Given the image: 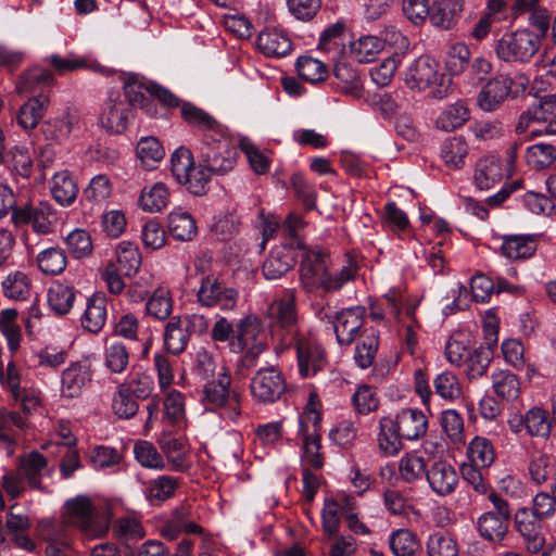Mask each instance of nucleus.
I'll return each instance as SVG.
<instances>
[{
  "instance_id": "obj_33",
  "label": "nucleus",
  "mask_w": 556,
  "mask_h": 556,
  "mask_svg": "<svg viewBox=\"0 0 556 556\" xmlns=\"http://www.w3.org/2000/svg\"><path fill=\"white\" fill-rule=\"evenodd\" d=\"M50 190L53 199L61 205L72 204L78 193L77 184L67 169L53 175Z\"/></svg>"
},
{
  "instance_id": "obj_20",
  "label": "nucleus",
  "mask_w": 556,
  "mask_h": 556,
  "mask_svg": "<svg viewBox=\"0 0 556 556\" xmlns=\"http://www.w3.org/2000/svg\"><path fill=\"white\" fill-rule=\"evenodd\" d=\"M27 427V420L17 412L0 408V450L12 456L17 444V430Z\"/></svg>"
},
{
  "instance_id": "obj_15",
  "label": "nucleus",
  "mask_w": 556,
  "mask_h": 556,
  "mask_svg": "<svg viewBox=\"0 0 556 556\" xmlns=\"http://www.w3.org/2000/svg\"><path fill=\"white\" fill-rule=\"evenodd\" d=\"M93 379L92 364L88 359L72 362L61 375V396L77 399L91 384Z\"/></svg>"
},
{
  "instance_id": "obj_14",
  "label": "nucleus",
  "mask_w": 556,
  "mask_h": 556,
  "mask_svg": "<svg viewBox=\"0 0 556 556\" xmlns=\"http://www.w3.org/2000/svg\"><path fill=\"white\" fill-rule=\"evenodd\" d=\"M283 343L295 346L299 371L303 378L316 375L325 365V352L315 341L298 333L289 340L283 339Z\"/></svg>"
},
{
  "instance_id": "obj_12",
  "label": "nucleus",
  "mask_w": 556,
  "mask_h": 556,
  "mask_svg": "<svg viewBox=\"0 0 556 556\" xmlns=\"http://www.w3.org/2000/svg\"><path fill=\"white\" fill-rule=\"evenodd\" d=\"M22 377L15 362L10 358L7 364L0 356V384L7 389L15 402L21 403L24 413H30L40 404L36 392L21 386Z\"/></svg>"
},
{
  "instance_id": "obj_38",
  "label": "nucleus",
  "mask_w": 556,
  "mask_h": 556,
  "mask_svg": "<svg viewBox=\"0 0 556 556\" xmlns=\"http://www.w3.org/2000/svg\"><path fill=\"white\" fill-rule=\"evenodd\" d=\"M389 547L394 556H418L421 545L415 533L399 529L390 534Z\"/></svg>"
},
{
  "instance_id": "obj_59",
  "label": "nucleus",
  "mask_w": 556,
  "mask_h": 556,
  "mask_svg": "<svg viewBox=\"0 0 556 556\" xmlns=\"http://www.w3.org/2000/svg\"><path fill=\"white\" fill-rule=\"evenodd\" d=\"M47 466L46 457L39 452H31L21 459L18 469L31 486L40 485L41 471Z\"/></svg>"
},
{
  "instance_id": "obj_6",
  "label": "nucleus",
  "mask_w": 556,
  "mask_h": 556,
  "mask_svg": "<svg viewBox=\"0 0 556 556\" xmlns=\"http://www.w3.org/2000/svg\"><path fill=\"white\" fill-rule=\"evenodd\" d=\"M541 36L527 28L504 33L496 40L494 51L497 59L507 64H527L538 53Z\"/></svg>"
},
{
  "instance_id": "obj_8",
  "label": "nucleus",
  "mask_w": 556,
  "mask_h": 556,
  "mask_svg": "<svg viewBox=\"0 0 556 556\" xmlns=\"http://www.w3.org/2000/svg\"><path fill=\"white\" fill-rule=\"evenodd\" d=\"M61 522L66 528L75 526L83 532L91 536H102L109 530L108 520H99L94 514V507L91 500L86 495H78L68 500L64 505Z\"/></svg>"
},
{
  "instance_id": "obj_42",
  "label": "nucleus",
  "mask_w": 556,
  "mask_h": 556,
  "mask_svg": "<svg viewBox=\"0 0 556 556\" xmlns=\"http://www.w3.org/2000/svg\"><path fill=\"white\" fill-rule=\"evenodd\" d=\"M467 456L470 465L481 468L490 467L495 459L492 442L483 437H475L468 445Z\"/></svg>"
},
{
  "instance_id": "obj_9",
  "label": "nucleus",
  "mask_w": 556,
  "mask_h": 556,
  "mask_svg": "<svg viewBox=\"0 0 556 556\" xmlns=\"http://www.w3.org/2000/svg\"><path fill=\"white\" fill-rule=\"evenodd\" d=\"M260 333L261 324L256 317L251 315L242 318L236 327L225 317H220L211 330L213 341L228 342L229 349L233 353H242L251 339H256Z\"/></svg>"
},
{
  "instance_id": "obj_22",
  "label": "nucleus",
  "mask_w": 556,
  "mask_h": 556,
  "mask_svg": "<svg viewBox=\"0 0 556 556\" xmlns=\"http://www.w3.org/2000/svg\"><path fill=\"white\" fill-rule=\"evenodd\" d=\"M464 0H434L430 7V23L440 29H452L464 11Z\"/></svg>"
},
{
  "instance_id": "obj_31",
  "label": "nucleus",
  "mask_w": 556,
  "mask_h": 556,
  "mask_svg": "<svg viewBox=\"0 0 556 556\" xmlns=\"http://www.w3.org/2000/svg\"><path fill=\"white\" fill-rule=\"evenodd\" d=\"M492 389L497 397L505 402L516 401L521 392L520 381L514 372L509 370H496L492 372Z\"/></svg>"
},
{
  "instance_id": "obj_37",
  "label": "nucleus",
  "mask_w": 556,
  "mask_h": 556,
  "mask_svg": "<svg viewBox=\"0 0 556 556\" xmlns=\"http://www.w3.org/2000/svg\"><path fill=\"white\" fill-rule=\"evenodd\" d=\"M503 177L500 160L493 155L481 159L476 166L475 181L479 189L491 188Z\"/></svg>"
},
{
  "instance_id": "obj_47",
  "label": "nucleus",
  "mask_w": 556,
  "mask_h": 556,
  "mask_svg": "<svg viewBox=\"0 0 556 556\" xmlns=\"http://www.w3.org/2000/svg\"><path fill=\"white\" fill-rule=\"evenodd\" d=\"M169 192L162 182L154 184L149 190H142L139 204L143 211L155 213L167 206Z\"/></svg>"
},
{
  "instance_id": "obj_16",
  "label": "nucleus",
  "mask_w": 556,
  "mask_h": 556,
  "mask_svg": "<svg viewBox=\"0 0 556 556\" xmlns=\"http://www.w3.org/2000/svg\"><path fill=\"white\" fill-rule=\"evenodd\" d=\"M542 522L543 520L530 507H519L514 514L515 529L522 536L527 549L532 554L540 553L545 544Z\"/></svg>"
},
{
  "instance_id": "obj_25",
  "label": "nucleus",
  "mask_w": 556,
  "mask_h": 556,
  "mask_svg": "<svg viewBox=\"0 0 556 556\" xmlns=\"http://www.w3.org/2000/svg\"><path fill=\"white\" fill-rule=\"evenodd\" d=\"M555 116L556 93L545 94L538 104L521 113L516 125V131L517 134H525L534 123L544 122L545 118H555Z\"/></svg>"
},
{
  "instance_id": "obj_10",
  "label": "nucleus",
  "mask_w": 556,
  "mask_h": 556,
  "mask_svg": "<svg viewBox=\"0 0 556 556\" xmlns=\"http://www.w3.org/2000/svg\"><path fill=\"white\" fill-rule=\"evenodd\" d=\"M198 303L203 307H216L231 311L238 302V291L227 286L217 275L210 274L201 277L197 293Z\"/></svg>"
},
{
  "instance_id": "obj_48",
  "label": "nucleus",
  "mask_w": 556,
  "mask_h": 556,
  "mask_svg": "<svg viewBox=\"0 0 556 556\" xmlns=\"http://www.w3.org/2000/svg\"><path fill=\"white\" fill-rule=\"evenodd\" d=\"M39 269L46 275H59L67 265L65 252L61 248H48L37 256Z\"/></svg>"
},
{
  "instance_id": "obj_2",
  "label": "nucleus",
  "mask_w": 556,
  "mask_h": 556,
  "mask_svg": "<svg viewBox=\"0 0 556 556\" xmlns=\"http://www.w3.org/2000/svg\"><path fill=\"white\" fill-rule=\"evenodd\" d=\"M428 429V418L418 408H403L394 418L382 417L379 421L378 445L383 454L396 455L403 447L402 441H416Z\"/></svg>"
},
{
  "instance_id": "obj_17",
  "label": "nucleus",
  "mask_w": 556,
  "mask_h": 556,
  "mask_svg": "<svg viewBox=\"0 0 556 556\" xmlns=\"http://www.w3.org/2000/svg\"><path fill=\"white\" fill-rule=\"evenodd\" d=\"M365 313V307L353 306L336 312L329 317L340 345H350L355 340L364 325Z\"/></svg>"
},
{
  "instance_id": "obj_27",
  "label": "nucleus",
  "mask_w": 556,
  "mask_h": 556,
  "mask_svg": "<svg viewBox=\"0 0 556 556\" xmlns=\"http://www.w3.org/2000/svg\"><path fill=\"white\" fill-rule=\"evenodd\" d=\"M157 443L174 470L185 471L189 467L187 460L188 450L181 438L164 432L161 434Z\"/></svg>"
},
{
  "instance_id": "obj_63",
  "label": "nucleus",
  "mask_w": 556,
  "mask_h": 556,
  "mask_svg": "<svg viewBox=\"0 0 556 556\" xmlns=\"http://www.w3.org/2000/svg\"><path fill=\"white\" fill-rule=\"evenodd\" d=\"M378 336L375 331L363 336L362 340L356 344L354 358L361 368L366 369L372 365L378 351Z\"/></svg>"
},
{
  "instance_id": "obj_7",
  "label": "nucleus",
  "mask_w": 556,
  "mask_h": 556,
  "mask_svg": "<svg viewBox=\"0 0 556 556\" xmlns=\"http://www.w3.org/2000/svg\"><path fill=\"white\" fill-rule=\"evenodd\" d=\"M216 135L218 137L204 135L199 147L198 159L201 166L211 173L225 175L235 167L238 151L219 131Z\"/></svg>"
},
{
  "instance_id": "obj_51",
  "label": "nucleus",
  "mask_w": 556,
  "mask_h": 556,
  "mask_svg": "<svg viewBox=\"0 0 556 556\" xmlns=\"http://www.w3.org/2000/svg\"><path fill=\"white\" fill-rule=\"evenodd\" d=\"M555 160L556 148L548 143H536L529 147L526 151V162L535 170L549 167Z\"/></svg>"
},
{
  "instance_id": "obj_35",
  "label": "nucleus",
  "mask_w": 556,
  "mask_h": 556,
  "mask_svg": "<svg viewBox=\"0 0 556 556\" xmlns=\"http://www.w3.org/2000/svg\"><path fill=\"white\" fill-rule=\"evenodd\" d=\"M470 117V111L464 101H457L447 105L437 117V128L444 131H453L462 127Z\"/></svg>"
},
{
  "instance_id": "obj_60",
  "label": "nucleus",
  "mask_w": 556,
  "mask_h": 556,
  "mask_svg": "<svg viewBox=\"0 0 556 556\" xmlns=\"http://www.w3.org/2000/svg\"><path fill=\"white\" fill-rule=\"evenodd\" d=\"M17 312L13 308L3 309L0 314V330L7 338L8 346L11 352H15L20 346L21 328L16 324Z\"/></svg>"
},
{
  "instance_id": "obj_45",
  "label": "nucleus",
  "mask_w": 556,
  "mask_h": 556,
  "mask_svg": "<svg viewBox=\"0 0 556 556\" xmlns=\"http://www.w3.org/2000/svg\"><path fill=\"white\" fill-rule=\"evenodd\" d=\"M526 430L531 437L547 439L552 430V419L547 410L534 406L526 413Z\"/></svg>"
},
{
  "instance_id": "obj_19",
  "label": "nucleus",
  "mask_w": 556,
  "mask_h": 556,
  "mask_svg": "<svg viewBox=\"0 0 556 556\" xmlns=\"http://www.w3.org/2000/svg\"><path fill=\"white\" fill-rule=\"evenodd\" d=\"M130 118L132 114L128 104L118 97L110 96L100 116L101 125L110 132L122 134L127 129Z\"/></svg>"
},
{
  "instance_id": "obj_24",
  "label": "nucleus",
  "mask_w": 556,
  "mask_h": 556,
  "mask_svg": "<svg viewBox=\"0 0 556 556\" xmlns=\"http://www.w3.org/2000/svg\"><path fill=\"white\" fill-rule=\"evenodd\" d=\"M430 488L438 495L453 493L458 483V476L453 466L445 462H435L426 472Z\"/></svg>"
},
{
  "instance_id": "obj_29",
  "label": "nucleus",
  "mask_w": 556,
  "mask_h": 556,
  "mask_svg": "<svg viewBox=\"0 0 556 556\" xmlns=\"http://www.w3.org/2000/svg\"><path fill=\"white\" fill-rule=\"evenodd\" d=\"M49 102L46 94L29 98L18 110V125L24 129H34L46 114Z\"/></svg>"
},
{
  "instance_id": "obj_52",
  "label": "nucleus",
  "mask_w": 556,
  "mask_h": 556,
  "mask_svg": "<svg viewBox=\"0 0 556 556\" xmlns=\"http://www.w3.org/2000/svg\"><path fill=\"white\" fill-rule=\"evenodd\" d=\"M194 157L188 148L179 147L170 156V172L175 180L182 185L188 180L190 170L193 169Z\"/></svg>"
},
{
  "instance_id": "obj_28",
  "label": "nucleus",
  "mask_w": 556,
  "mask_h": 556,
  "mask_svg": "<svg viewBox=\"0 0 556 556\" xmlns=\"http://www.w3.org/2000/svg\"><path fill=\"white\" fill-rule=\"evenodd\" d=\"M510 521L493 513L485 511L477 520L479 535L488 542H502L508 533Z\"/></svg>"
},
{
  "instance_id": "obj_64",
  "label": "nucleus",
  "mask_w": 556,
  "mask_h": 556,
  "mask_svg": "<svg viewBox=\"0 0 556 556\" xmlns=\"http://www.w3.org/2000/svg\"><path fill=\"white\" fill-rule=\"evenodd\" d=\"M65 244L75 258L89 256L93 250L89 232L78 228L66 236Z\"/></svg>"
},
{
  "instance_id": "obj_32",
  "label": "nucleus",
  "mask_w": 556,
  "mask_h": 556,
  "mask_svg": "<svg viewBox=\"0 0 556 556\" xmlns=\"http://www.w3.org/2000/svg\"><path fill=\"white\" fill-rule=\"evenodd\" d=\"M54 84L53 74L39 66H34L25 71L16 85L18 93H30L38 90H43Z\"/></svg>"
},
{
  "instance_id": "obj_55",
  "label": "nucleus",
  "mask_w": 556,
  "mask_h": 556,
  "mask_svg": "<svg viewBox=\"0 0 556 556\" xmlns=\"http://www.w3.org/2000/svg\"><path fill=\"white\" fill-rule=\"evenodd\" d=\"M136 151L143 166L149 169H152L165 155L162 144L154 137L141 138Z\"/></svg>"
},
{
  "instance_id": "obj_40",
  "label": "nucleus",
  "mask_w": 556,
  "mask_h": 556,
  "mask_svg": "<svg viewBox=\"0 0 556 556\" xmlns=\"http://www.w3.org/2000/svg\"><path fill=\"white\" fill-rule=\"evenodd\" d=\"M384 41L377 36H362L351 43V54L359 63H369L376 60L383 50Z\"/></svg>"
},
{
  "instance_id": "obj_43",
  "label": "nucleus",
  "mask_w": 556,
  "mask_h": 556,
  "mask_svg": "<svg viewBox=\"0 0 556 556\" xmlns=\"http://www.w3.org/2000/svg\"><path fill=\"white\" fill-rule=\"evenodd\" d=\"M116 257V267L126 277L135 275L141 265V254L138 247L128 241L118 244Z\"/></svg>"
},
{
  "instance_id": "obj_57",
  "label": "nucleus",
  "mask_w": 556,
  "mask_h": 556,
  "mask_svg": "<svg viewBox=\"0 0 556 556\" xmlns=\"http://www.w3.org/2000/svg\"><path fill=\"white\" fill-rule=\"evenodd\" d=\"M112 408L114 414L123 419H129L137 414L139 404L126 384L118 387L112 401Z\"/></svg>"
},
{
  "instance_id": "obj_21",
  "label": "nucleus",
  "mask_w": 556,
  "mask_h": 556,
  "mask_svg": "<svg viewBox=\"0 0 556 556\" xmlns=\"http://www.w3.org/2000/svg\"><path fill=\"white\" fill-rule=\"evenodd\" d=\"M295 264V253L292 248L282 245L270 251L262 266L266 280H276L290 271Z\"/></svg>"
},
{
  "instance_id": "obj_62",
  "label": "nucleus",
  "mask_w": 556,
  "mask_h": 556,
  "mask_svg": "<svg viewBox=\"0 0 556 556\" xmlns=\"http://www.w3.org/2000/svg\"><path fill=\"white\" fill-rule=\"evenodd\" d=\"M129 364L127 348L121 342H114L104 350V366L112 374L123 372Z\"/></svg>"
},
{
  "instance_id": "obj_23",
  "label": "nucleus",
  "mask_w": 556,
  "mask_h": 556,
  "mask_svg": "<svg viewBox=\"0 0 556 556\" xmlns=\"http://www.w3.org/2000/svg\"><path fill=\"white\" fill-rule=\"evenodd\" d=\"M256 46L266 56L282 58L292 50V42L288 34L279 28H266L256 39Z\"/></svg>"
},
{
  "instance_id": "obj_54",
  "label": "nucleus",
  "mask_w": 556,
  "mask_h": 556,
  "mask_svg": "<svg viewBox=\"0 0 556 556\" xmlns=\"http://www.w3.org/2000/svg\"><path fill=\"white\" fill-rule=\"evenodd\" d=\"M345 30V25L342 22H337L326 28L320 37L318 42V50L333 53V55H338L343 51V34Z\"/></svg>"
},
{
  "instance_id": "obj_3",
  "label": "nucleus",
  "mask_w": 556,
  "mask_h": 556,
  "mask_svg": "<svg viewBox=\"0 0 556 556\" xmlns=\"http://www.w3.org/2000/svg\"><path fill=\"white\" fill-rule=\"evenodd\" d=\"M200 401L206 410L219 412L231 421H237L242 413L241 394L232 388L231 375L224 365H220L216 378L205 381Z\"/></svg>"
},
{
  "instance_id": "obj_1",
  "label": "nucleus",
  "mask_w": 556,
  "mask_h": 556,
  "mask_svg": "<svg viewBox=\"0 0 556 556\" xmlns=\"http://www.w3.org/2000/svg\"><path fill=\"white\" fill-rule=\"evenodd\" d=\"M329 254L318 249H306L300 263V282L302 288L313 293L323 290L326 293L340 290L355 279L358 267L350 261L336 273L330 271Z\"/></svg>"
},
{
  "instance_id": "obj_58",
  "label": "nucleus",
  "mask_w": 556,
  "mask_h": 556,
  "mask_svg": "<svg viewBox=\"0 0 556 556\" xmlns=\"http://www.w3.org/2000/svg\"><path fill=\"white\" fill-rule=\"evenodd\" d=\"M147 313L160 320L166 319L173 311V301L168 290L156 289L146 303Z\"/></svg>"
},
{
  "instance_id": "obj_4",
  "label": "nucleus",
  "mask_w": 556,
  "mask_h": 556,
  "mask_svg": "<svg viewBox=\"0 0 556 556\" xmlns=\"http://www.w3.org/2000/svg\"><path fill=\"white\" fill-rule=\"evenodd\" d=\"M405 85L418 92L430 89L432 98L441 100L448 96L451 79L439 73V63L430 55H420L405 72Z\"/></svg>"
},
{
  "instance_id": "obj_44",
  "label": "nucleus",
  "mask_w": 556,
  "mask_h": 556,
  "mask_svg": "<svg viewBox=\"0 0 556 556\" xmlns=\"http://www.w3.org/2000/svg\"><path fill=\"white\" fill-rule=\"evenodd\" d=\"M169 233L179 241H190L197 235L193 217L187 212H172L168 215Z\"/></svg>"
},
{
  "instance_id": "obj_34",
  "label": "nucleus",
  "mask_w": 556,
  "mask_h": 556,
  "mask_svg": "<svg viewBox=\"0 0 556 556\" xmlns=\"http://www.w3.org/2000/svg\"><path fill=\"white\" fill-rule=\"evenodd\" d=\"M180 114L181 118L192 127L203 131H214L215 134L219 131L220 125L218 122L207 112L190 102H181Z\"/></svg>"
},
{
  "instance_id": "obj_13",
  "label": "nucleus",
  "mask_w": 556,
  "mask_h": 556,
  "mask_svg": "<svg viewBox=\"0 0 556 556\" xmlns=\"http://www.w3.org/2000/svg\"><path fill=\"white\" fill-rule=\"evenodd\" d=\"M286 380L275 367L258 369L251 380L252 396L261 403H275L286 391Z\"/></svg>"
},
{
  "instance_id": "obj_5",
  "label": "nucleus",
  "mask_w": 556,
  "mask_h": 556,
  "mask_svg": "<svg viewBox=\"0 0 556 556\" xmlns=\"http://www.w3.org/2000/svg\"><path fill=\"white\" fill-rule=\"evenodd\" d=\"M530 79L521 72L514 76L500 74L491 78L480 90L477 99L479 108L484 112L497 110L506 99H516L525 94Z\"/></svg>"
},
{
  "instance_id": "obj_39",
  "label": "nucleus",
  "mask_w": 556,
  "mask_h": 556,
  "mask_svg": "<svg viewBox=\"0 0 556 556\" xmlns=\"http://www.w3.org/2000/svg\"><path fill=\"white\" fill-rule=\"evenodd\" d=\"M48 304L52 312L56 315H65L73 307V303L76 296L73 287L54 282L48 290Z\"/></svg>"
},
{
  "instance_id": "obj_30",
  "label": "nucleus",
  "mask_w": 556,
  "mask_h": 556,
  "mask_svg": "<svg viewBox=\"0 0 556 556\" xmlns=\"http://www.w3.org/2000/svg\"><path fill=\"white\" fill-rule=\"evenodd\" d=\"M105 319L106 298L102 293H94L87 302L81 325L86 330L97 333L103 328Z\"/></svg>"
},
{
  "instance_id": "obj_50",
  "label": "nucleus",
  "mask_w": 556,
  "mask_h": 556,
  "mask_svg": "<svg viewBox=\"0 0 556 556\" xmlns=\"http://www.w3.org/2000/svg\"><path fill=\"white\" fill-rule=\"evenodd\" d=\"M333 76L340 81L338 88L342 92L358 98L362 93V81L356 70L345 63H338L333 67Z\"/></svg>"
},
{
  "instance_id": "obj_49",
  "label": "nucleus",
  "mask_w": 556,
  "mask_h": 556,
  "mask_svg": "<svg viewBox=\"0 0 556 556\" xmlns=\"http://www.w3.org/2000/svg\"><path fill=\"white\" fill-rule=\"evenodd\" d=\"M243 355L239 357L236 364V374L239 377H247L249 371L257 365L258 356L266 350V343L262 338V332L256 339H251Z\"/></svg>"
},
{
  "instance_id": "obj_46",
  "label": "nucleus",
  "mask_w": 556,
  "mask_h": 556,
  "mask_svg": "<svg viewBox=\"0 0 556 556\" xmlns=\"http://www.w3.org/2000/svg\"><path fill=\"white\" fill-rule=\"evenodd\" d=\"M428 556H458L459 548L453 535L446 532H434L426 543Z\"/></svg>"
},
{
  "instance_id": "obj_61",
  "label": "nucleus",
  "mask_w": 556,
  "mask_h": 556,
  "mask_svg": "<svg viewBox=\"0 0 556 556\" xmlns=\"http://www.w3.org/2000/svg\"><path fill=\"white\" fill-rule=\"evenodd\" d=\"M30 285L26 275L22 271L9 274L2 281L3 294L15 301H23L29 294Z\"/></svg>"
},
{
  "instance_id": "obj_18",
  "label": "nucleus",
  "mask_w": 556,
  "mask_h": 556,
  "mask_svg": "<svg viewBox=\"0 0 556 556\" xmlns=\"http://www.w3.org/2000/svg\"><path fill=\"white\" fill-rule=\"evenodd\" d=\"M38 532L47 542V556H72V536L68 528L61 522L43 519L38 523Z\"/></svg>"
},
{
  "instance_id": "obj_53",
  "label": "nucleus",
  "mask_w": 556,
  "mask_h": 556,
  "mask_svg": "<svg viewBox=\"0 0 556 556\" xmlns=\"http://www.w3.org/2000/svg\"><path fill=\"white\" fill-rule=\"evenodd\" d=\"M468 153V147L460 137L447 139L441 148V157L452 168L458 169L464 165V159Z\"/></svg>"
},
{
  "instance_id": "obj_26",
  "label": "nucleus",
  "mask_w": 556,
  "mask_h": 556,
  "mask_svg": "<svg viewBox=\"0 0 556 556\" xmlns=\"http://www.w3.org/2000/svg\"><path fill=\"white\" fill-rule=\"evenodd\" d=\"M536 248L535 235H509L503 238L501 250L507 258L519 261L530 258Z\"/></svg>"
},
{
  "instance_id": "obj_56",
  "label": "nucleus",
  "mask_w": 556,
  "mask_h": 556,
  "mask_svg": "<svg viewBox=\"0 0 556 556\" xmlns=\"http://www.w3.org/2000/svg\"><path fill=\"white\" fill-rule=\"evenodd\" d=\"M300 77L311 84L324 81L328 76L327 66L312 56H300L296 61Z\"/></svg>"
},
{
  "instance_id": "obj_41",
  "label": "nucleus",
  "mask_w": 556,
  "mask_h": 556,
  "mask_svg": "<svg viewBox=\"0 0 556 556\" xmlns=\"http://www.w3.org/2000/svg\"><path fill=\"white\" fill-rule=\"evenodd\" d=\"M202 528L188 518L186 508L177 509L162 528V534L168 540L177 539L180 533H201Z\"/></svg>"
},
{
  "instance_id": "obj_11",
  "label": "nucleus",
  "mask_w": 556,
  "mask_h": 556,
  "mask_svg": "<svg viewBox=\"0 0 556 556\" xmlns=\"http://www.w3.org/2000/svg\"><path fill=\"white\" fill-rule=\"evenodd\" d=\"M267 316L271 327L286 331L283 339H290L299 333L296 323V295L295 289H287L282 295L276 299L267 308Z\"/></svg>"
},
{
  "instance_id": "obj_36",
  "label": "nucleus",
  "mask_w": 556,
  "mask_h": 556,
  "mask_svg": "<svg viewBox=\"0 0 556 556\" xmlns=\"http://www.w3.org/2000/svg\"><path fill=\"white\" fill-rule=\"evenodd\" d=\"M188 340L189 334L182 325L181 317H172L164 330V344L166 350L173 355H179L186 350Z\"/></svg>"
}]
</instances>
